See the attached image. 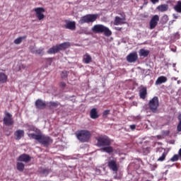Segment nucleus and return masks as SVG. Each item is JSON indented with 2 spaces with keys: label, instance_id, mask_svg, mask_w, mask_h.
<instances>
[{
  "label": "nucleus",
  "instance_id": "7ed1b4c3",
  "mask_svg": "<svg viewBox=\"0 0 181 181\" xmlns=\"http://www.w3.org/2000/svg\"><path fill=\"white\" fill-rule=\"evenodd\" d=\"M91 30L93 33H103L104 35L106 37H110L112 35V33L109 28L101 24L93 25V28H91Z\"/></svg>",
  "mask_w": 181,
  "mask_h": 181
},
{
  "label": "nucleus",
  "instance_id": "ea45409f",
  "mask_svg": "<svg viewBox=\"0 0 181 181\" xmlns=\"http://www.w3.org/2000/svg\"><path fill=\"white\" fill-rule=\"evenodd\" d=\"M122 18H124L126 19V15L124 12H122L120 13H118Z\"/></svg>",
  "mask_w": 181,
  "mask_h": 181
},
{
  "label": "nucleus",
  "instance_id": "c9c22d12",
  "mask_svg": "<svg viewBox=\"0 0 181 181\" xmlns=\"http://www.w3.org/2000/svg\"><path fill=\"white\" fill-rule=\"evenodd\" d=\"M151 149V147L143 148V152H144L145 153H150Z\"/></svg>",
  "mask_w": 181,
  "mask_h": 181
},
{
  "label": "nucleus",
  "instance_id": "393cba45",
  "mask_svg": "<svg viewBox=\"0 0 181 181\" xmlns=\"http://www.w3.org/2000/svg\"><path fill=\"white\" fill-rule=\"evenodd\" d=\"M7 76L4 73H0V83H4L7 81Z\"/></svg>",
  "mask_w": 181,
  "mask_h": 181
},
{
  "label": "nucleus",
  "instance_id": "6e6552de",
  "mask_svg": "<svg viewBox=\"0 0 181 181\" xmlns=\"http://www.w3.org/2000/svg\"><path fill=\"white\" fill-rule=\"evenodd\" d=\"M148 107L152 112L156 113L157 112L158 107H159V100L157 96H155L150 100Z\"/></svg>",
  "mask_w": 181,
  "mask_h": 181
},
{
  "label": "nucleus",
  "instance_id": "9d476101",
  "mask_svg": "<svg viewBox=\"0 0 181 181\" xmlns=\"http://www.w3.org/2000/svg\"><path fill=\"white\" fill-rule=\"evenodd\" d=\"M34 11L35 12V16L38 18L39 21H42L45 18V16L43 14L45 12V9L42 7H38L34 8Z\"/></svg>",
  "mask_w": 181,
  "mask_h": 181
},
{
  "label": "nucleus",
  "instance_id": "b1692460",
  "mask_svg": "<svg viewBox=\"0 0 181 181\" xmlns=\"http://www.w3.org/2000/svg\"><path fill=\"white\" fill-rule=\"evenodd\" d=\"M60 105V103L59 102H49L48 103V107H49V109H52L54 107H57L59 105Z\"/></svg>",
  "mask_w": 181,
  "mask_h": 181
},
{
  "label": "nucleus",
  "instance_id": "37998d69",
  "mask_svg": "<svg viewBox=\"0 0 181 181\" xmlns=\"http://www.w3.org/2000/svg\"><path fill=\"white\" fill-rule=\"evenodd\" d=\"M163 135H165L166 136H168V135H170V131L163 132Z\"/></svg>",
  "mask_w": 181,
  "mask_h": 181
},
{
  "label": "nucleus",
  "instance_id": "a19ab883",
  "mask_svg": "<svg viewBox=\"0 0 181 181\" xmlns=\"http://www.w3.org/2000/svg\"><path fill=\"white\" fill-rule=\"evenodd\" d=\"M59 86H60L62 88H64V87L66 86V84L65 82H61V83H59Z\"/></svg>",
  "mask_w": 181,
  "mask_h": 181
},
{
  "label": "nucleus",
  "instance_id": "aec40b11",
  "mask_svg": "<svg viewBox=\"0 0 181 181\" xmlns=\"http://www.w3.org/2000/svg\"><path fill=\"white\" fill-rule=\"evenodd\" d=\"M168 81V78L165 76H160L156 81V85H160L161 83H164Z\"/></svg>",
  "mask_w": 181,
  "mask_h": 181
},
{
  "label": "nucleus",
  "instance_id": "412c9836",
  "mask_svg": "<svg viewBox=\"0 0 181 181\" xmlns=\"http://www.w3.org/2000/svg\"><path fill=\"white\" fill-rule=\"evenodd\" d=\"M169 9V6L167 4H162L157 7V10L160 12H165L168 11Z\"/></svg>",
  "mask_w": 181,
  "mask_h": 181
},
{
  "label": "nucleus",
  "instance_id": "9b49d317",
  "mask_svg": "<svg viewBox=\"0 0 181 181\" xmlns=\"http://www.w3.org/2000/svg\"><path fill=\"white\" fill-rule=\"evenodd\" d=\"M160 21L158 15L153 16L149 22V29L153 30L156 28Z\"/></svg>",
  "mask_w": 181,
  "mask_h": 181
},
{
  "label": "nucleus",
  "instance_id": "bb28decb",
  "mask_svg": "<svg viewBox=\"0 0 181 181\" xmlns=\"http://www.w3.org/2000/svg\"><path fill=\"white\" fill-rule=\"evenodd\" d=\"M166 156H167V153L165 151H163L161 153V156H160L158 159L157 161L158 162H164V160H165L166 159Z\"/></svg>",
  "mask_w": 181,
  "mask_h": 181
},
{
  "label": "nucleus",
  "instance_id": "c03bdc74",
  "mask_svg": "<svg viewBox=\"0 0 181 181\" xmlns=\"http://www.w3.org/2000/svg\"><path fill=\"white\" fill-rule=\"evenodd\" d=\"M151 1L153 4H156V3L159 2V0H151Z\"/></svg>",
  "mask_w": 181,
  "mask_h": 181
},
{
  "label": "nucleus",
  "instance_id": "4468645a",
  "mask_svg": "<svg viewBox=\"0 0 181 181\" xmlns=\"http://www.w3.org/2000/svg\"><path fill=\"white\" fill-rule=\"evenodd\" d=\"M46 103L41 99L35 100V108L38 110H44L46 107Z\"/></svg>",
  "mask_w": 181,
  "mask_h": 181
},
{
  "label": "nucleus",
  "instance_id": "6ab92c4d",
  "mask_svg": "<svg viewBox=\"0 0 181 181\" xmlns=\"http://www.w3.org/2000/svg\"><path fill=\"white\" fill-rule=\"evenodd\" d=\"M147 88L146 87L142 88L140 90H139V97L141 99H145L147 96Z\"/></svg>",
  "mask_w": 181,
  "mask_h": 181
},
{
  "label": "nucleus",
  "instance_id": "8fccbe9b",
  "mask_svg": "<svg viewBox=\"0 0 181 181\" xmlns=\"http://www.w3.org/2000/svg\"><path fill=\"white\" fill-rule=\"evenodd\" d=\"M153 167H154V168H157V164H154V165H153Z\"/></svg>",
  "mask_w": 181,
  "mask_h": 181
},
{
  "label": "nucleus",
  "instance_id": "0eeeda50",
  "mask_svg": "<svg viewBox=\"0 0 181 181\" xmlns=\"http://www.w3.org/2000/svg\"><path fill=\"white\" fill-rule=\"evenodd\" d=\"M107 166L110 170L117 173L119 169V165L117 163V158H109L107 163Z\"/></svg>",
  "mask_w": 181,
  "mask_h": 181
},
{
  "label": "nucleus",
  "instance_id": "dca6fc26",
  "mask_svg": "<svg viewBox=\"0 0 181 181\" xmlns=\"http://www.w3.org/2000/svg\"><path fill=\"white\" fill-rule=\"evenodd\" d=\"M64 28L69 29L70 30H74L76 28V22L75 21H69L65 25Z\"/></svg>",
  "mask_w": 181,
  "mask_h": 181
},
{
  "label": "nucleus",
  "instance_id": "ddd939ff",
  "mask_svg": "<svg viewBox=\"0 0 181 181\" xmlns=\"http://www.w3.org/2000/svg\"><path fill=\"white\" fill-rule=\"evenodd\" d=\"M32 158L26 153H23L18 156V160L19 162H24L25 163H28V162H30Z\"/></svg>",
  "mask_w": 181,
  "mask_h": 181
},
{
  "label": "nucleus",
  "instance_id": "79ce46f5",
  "mask_svg": "<svg viewBox=\"0 0 181 181\" xmlns=\"http://www.w3.org/2000/svg\"><path fill=\"white\" fill-rule=\"evenodd\" d=\"M130 129H132V130H134L136 127V126L135 124H131L129 126Z\"/></svg>",
  "mask_w": 181,
  "mask_h": 181
},
{
  "label": "nucleus",
  "instance_id": "e433bc0d",
  "mask_svg": "<svg viewBox=\"0 0 181 181\" xmlns=\"http://www.w3.org/2000/svg\"><path fill=\"white\" fill-rule=\"evenodd\" d=\"M41 173H44V175H49V170L48 169H44L41 171Z\"/></svg>",
  "mask_w": 181,
  "mask_h": 181
},
{
  "label": "nucleus",
  "instance_id": "2eb2a0df",
  "mask_svg": "<svg viewBox=\"0 0 181 181\" xmlns=\"http://www.w3.org/2000/svg\"><path fill=\"white\" fill-rule=\"evenodd\" d=\"M14 136H16V139L17 141H20L21 138H23L25 136V132L22 129H18L14 132Z\"/></svg>",
  "mask_w": 181,
  "mask_h": 181
},
{
  "label": "nucleus",
  "instance_id": "a18cd8bd",
  "mask_svg": "<svg viewBox=\"0 0 181 181\" xmlns=\"http://www.w3.org/2000/svg\"><path fill=\"white\" fill-rule=\"evenodd\" d=\"M178 155H179L180 158L181 159V148L179 149Z\"/></svg>",
  "mask_w": 181,
  "mask_h": 181
},
{
  "label": "nucleus",
  "instance_id": "cd10ccee",
  "mask_svg": "<svg viewBox=\"0 0 181 181\" xmlns=\"http://www.w3.org/2000/svg\"><path fill=\"white\" fill-rule=\"evenodd\" d=\"M26 38H27L26 35L23 36V37H20L14 40V44L19 45L23 42V40H25Z\"/></svg>",
  "mask_w": 181,
  "mask_h": 181
},
{
  "label": "nucleus",
  "instance_id": "5701e85b",
  "mask_svg": "<svg viewBox=\"0 0 181 181\" xmlns=\"http://www.w3.org/2000/svg\"><path fill=\"white\" fill-rule=\"evenodd\" d=\"M92 62V57L88 54H86L83 57V62L85 64H89Z\"/></svg>",
  "mask_w": 181,
  "mask_h": 181
},
{
  "label": "nucleus",
  "instance_id": "58836bf2",
  "mask_svg": "<svg viewBox=\"0 0 181 181\" xmlns=\"http://www.w3.org/2000/svg\"><path fill=\"white\" fill-rule=\"evenodd\" d=\"M110 112V110H106L103 111V116H106V115H109Z\"/></svg>",
  "mask_w": 181,
  "mask_h": 181
},
{
  "label": "nucleus",
  "instance_id": "f704fd0d",
  "mask_svg": "<svg viewBox=\"0 0 181 181\" xmlns=\"http://www.w3.org/2000/svg\"><path fill=\"white\" fill-rule=\"evenodd\" d=\"M68 77V71H63L61 73V78L65 79Z\"/></svg>",
  "mask_w": 181,
  "mask_h": 181
},
{
  "label": "nucleus",
  "instance_id": "864d4df0",
  "mask_svg": "<svg viewBox=\"0 0 181 181\" xmlns=\"http://www.w3.org/2000/svg\"><path fill=\"white\" fill-rule=\"evenodd\" d=\"M146 181H151V180H146Z\"/></svg>",
  "mask_w": 181,
  "mask_h": 181
},
{
  "label": "nucleus",
  "instance_id": "de8ad7c7",
  "mask_svg": "<svg viewBox=\"0 0 181 181\" xmlns=\"http://www.w3.org/2000/svg\"><path fill=\"white\" fill-rule=\"evenodd\" d=\"M122 29V28H117L116 30H118V31H121Z\"/></svg>",
  "mask_w": 181,
  "mask_h": 181
},
{
  "label": "nucleus",
  "instance_id": "603ef678",
  "mask_svg": "<svg viewBox=\"0 0 181 181\" xmlns=\"http://www.w3.org/2000/svg\"><path fill=\"white\" fill-rule=\"evenodd\" d=\"M173 66H175V64H173Z\"/></svg>",
  "mask_w": 181,
  "mask_h": 181
},
{
  "label": "nucleus",
  "instance_id": "4be33fe9",
  "mask_svg": "<svg viewBox=\"0 0 181 181\" xmlns=\"http://www.w3.org/2000/svg\"><path fill=\"white\" fill-rule=\"evenodd\" d=\"M150 54V51L149 50H146V49H141L139 51V55L140 57H146L149 55Z\"/></svg>",
  "mask_w": 181,
  "mask_h": 181
},
{
  "label": "nucleus",
  "instance_id": "72a5a7b5",
  "mask_svg": "<svg viewBox=\"0 0 181 181\" xmlns=\"http://www.w3.org/2000/svg\"><path fill=\"white\" fill-rule=\"evenodd\" d=\"M180 155L178 154H175L171 158L170 160L171 162H177L180 159Z\"/></svg>",
  "mask_w": 181,
  "mask_h": 181
},
{
  "label": "nucleus",
  "instance_id": "49530a36",
  "mask_svg": "<svg viewBox=\"0 0 181 181\" xmlns=\"http://www.w3.org/2000/svg\"><path fill=\"white\" fill-rule=\"evenodd\" d=\"M175 21V20H173V21H170L169 25L173 24Z\"/></svg>",
  "mask_w": 181,
  "mask_h": 181
},
{
  "label": "nucleus",
  "instance_id": "f8f14e48",
  "mask_svg": "<svg viewBox=\"0 0 181 181\" xmlns=\"http://www.w3.org/2000/svg\"><path fill=\"white\" fill-rule=\"evenodd\" d=\"M139 57H138V54L136 52H132V53H130L129 54H128L126 57L127 59V61L128 62H130V63H133V62H135L137 61Z\"/></svg>",
  "mask_w": 181,
  "mask_h": 181
},
{
  "label": "nucleus",
  "instance_id": "a211bd4d",
  "mask_svg": "<svg viewBox=\"0 0 181 181\" xmlns=\"http://www.w3.org/2000/svg\"><path fill=\"white\" fill-rule=\"evenodd\" d=\"M90 117L92 119H97L99 117V115L96 108H93L90 110Z\"/></svg>",
  "mask_w": 181,
  "mask_h": 181
},
{
  "label": "nucleus",
  "instance_id": "09e8293b",
  "mask_svg": "<svg viewBox=\"0 0 181 181\" xmlns=\"http://www.w3.org/2000/svg\"><path fill=\"white\" fill-rule=\"evenodd\" d=\"M11 132L8 131L7 133H6L7 136H9V135H11Z\"/></svg>",
  "mask_w": 181,
  "mask_h": 181
},
{
  "label": "nucleus",
  "instance_id": "3c124183",
  "mask_svg": "<svg viewBox=\"0 0 181 181\" xmlns=\"http://www.w3.org/2000/svg\"><path fill=\"white\" fill-rule=\"evenodd\" d=\"M174 18L177 19L178 16H174Z\"/></svg>",
  "mask_w": 181,
  "mask_h": 181
},
{
  "label": "nucleus",
  "instance_id": "4c0bfd02",
  "mask_svg": "<svg viewBox=\"0 0 181 181\" xmlns=\"http://www.w3.org/2000/svg\"><path fill=\"white\" fill-rule=\"evenodd\" d=\"M37 129L34 126H31L29 129L28 131H33V132H36Z\"/></svg>",
  "mask_w": 181,
  "mask_h": 181
},
{
  "label": "nucleus",
  "instance_id": "a878e982",
  "mask_svg": "<svg viewBox=\"0 0 181 181\" xmlns=\"http://www.w3.org/2000/svg\"><path fill=\"white\" fill-rule=\"evenodd\" d=\"M174 10L176 12L181 13V1L177 2V4L174 6Z\"/></svg>",
  "mask_w": 181,
  "mask_h": 181
},
{
  "label": "nucleus",
  "instance_id": "2f4dec72",
  "mask_svg": "<svg viewBox=\"0 0 181 181\" xmlns=\"http://www.w3.org/2000/svg\"><path fill=\"white\" fill-rule=\"evenodd\" d=\"M177 119L179 120V123L177 126V132H181V114L178 115Z\"/></svg>",
  "mask_w": 181,
  "mask_h": 181
},
{
  "label": "nucleus",
  "instance_id": "39448f33",
  "mask_svg": "<svg viewBox=\"0 0 181 181\" xmlns=\"http://www.w3.org/2000/svg\"><path fill=\"white\" fill-rule=\"evenodd\" d=\"M71 47V43L69 42H63L59 45H57L54 46L47 52L48 54H56L58 53L59 51L65 50L66 49Z\"/></svg>",
  "mask_w": 181,
  "mask_h": 181
},
{
  "label": "nucleus",
  "instance_id": "423d86ee",
  "mask_svg": "<svg viewBox=\"0 0 181 181\" xmlns=\"http://www.w3.org/2000/svg\"><path fill=\"white\" fill-rule=\"evenodd\" d=\"M98 14H88L81 18L78 21L80 24L90 23L96 21Z\"/></svg>",
  "mask_w": 181,
  "mask_h": 181
},
{
  "label": "nucleus",
  "instance_id": "1a4fd4ad",
  "mask_svg": "<svg viewBox=\"0 0 181 181\" xmlns=\"http://www.w3.org/2000/svg\"><path fill=\"white\" fill-rule=\"evenodd\" d=\"M3 121H4V124L6 126H11L14 124V121L13 119V115L8 112H5V117Z\"/></svg>",
  "mask_w": 181,
  "mask_h": 181
},
{
  "label": "nucleus",
  "instance_id": "c85d7f7f",
  "mask_svg": "<svg viewBox=\"0 0 181 181\" xmlns=\"http://www.w3.org/2000/svg\"><path fill=\"white\" fill-rule=\"evenodd\" d=\"M52 62H53L52 58H45V59H44V63H45V67H48L49 66H51Z\"/></svg>",
  "mask_w": 181,
  "mask_h": 181
},
{
  "label": "nucleus",
  "instance_id": "20e7f679",
  "mask_svg": "<svg viewBox=\"0 0 181 181\" xmlns=\"http://www.w3.org/2000/svg\"><path fill=\"white\" fill-rule=\"evenodd\" d=\"M76 139L80 142H88L92 136L90 132L86 129H81L76 132Z\"/></svg>",
  "mask_w": 181,
  "mask_h": 181
},
{
  "label": "nucleus",
  "instance_id": "f257e3e1",
  "mask_svg": "<svg viewBox=\"0 0 181 181\" xmlns=\"http://www.w3.org/2000/svg\"><path fill=\"white\" fill-rule=\"evenodd\" d=\"M95 141H97L96 146L98 148H102V152H105L106 153H112L114 152V148L110 146L112 144V140L106 135H100L95 137Z\"/></svg>",
  "mask_w": 181,
  "mask_h": 181
},
{
  "label": "nucleus",
  "instance_id": "f03ea898",
  "mask_svg": "<svg viewBox=\"0 0 181 181\" xmlns=\"http://www.w3.org/2000/svg\"><path fill=\"white\" fill-rule=\"evenodd\" d=\"M28 137L31 138V139H35L38 144H41V145H44V146H49V145L53 142V140L49 136H46L42 133L37 134H28Z\"/></svg>",
  "mask_w": 181,
  "mask_h": 181
},
{
  "label": "nucleus",
  "instance_id": "473e14b6",
  "mask_svg": "<svg viewBox=\"0 0 181 181\" xmlns=\"http://www.w3.org/2000/svg\"><path fill=\"white\" fill-rule=\"evenodd\" d=\"M44 49H38L37 50H33L31 51V53L35 54H43Z\"/></svg>",
  "mask_w": 181,
  "mask_h": 181
},
{
  "label": "nucleus",
  "instance_id": "f3484780",
  "mask_svg": "<svg viewBox=\"0 0 181 181\" xmlns=\"http://www.w3.org/2000/svg\"><path fill=\"white\" fill-rule=\"evenodd\" d=\"M126 19L122 18H119L118 16H115V21H114V25H123L125 24Z\"/></svg>",
  "mask_w": 181,
  "mask_h": 181
},
{
  "label": "nucleus",
  "instance_id": "c756f323",
  "mask_svg": "<svg viewBox=\"0 0 181 181\" xmlns=\"http://www.w3.org/2000/svg\"><path fill=\"white\" fill-rule=\"evenodd\" d=\"M25 169V165L23 163H17V170L19 172H23Z\"/></svg>",
  "mask_w": 181,
  "mask_h": 181
},
{
  "label": "nucleus",
  "instance_id": "7c9ffc66",
  "mask_svg": "<svg viewBox=\"0 0 181 181\" xmlns=\"http://www.w3.org/2000/svg\"><path fill=\"white\" fill-rule=\"evenodd\" d=\"M169 21V17L168 15H164L161 18V22L163 24H165Z\"/></svg>",
  "mask_w": 181,
  "mask_h": 181
}]
</instances>
